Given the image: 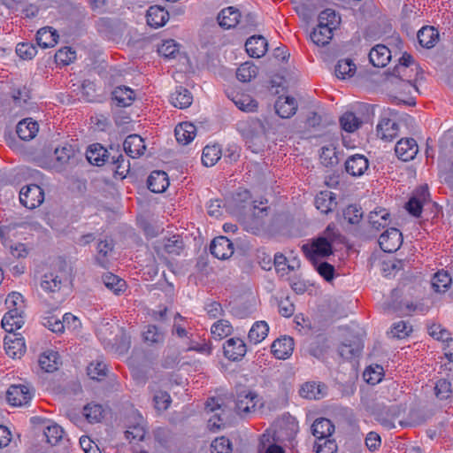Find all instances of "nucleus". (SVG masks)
I'll use <instances>...</instances> for the list:
<instances>
[{"label":"nucleus","instance_id":"nucleus-1","mask_svg":"<svg viewBox=\"0 0 453 453\" xmlns=\"http://www.w3.org/2000/svg\"><path fill=\"white\" fill-rule=\"evenodd\" d=\"M40 285L43 291L61 303L70 290L69 274L64 267L53 268L43 274Z\"/></svg>","mask_w":453,"mask_h":453},{"label":"nucleus","instance_id":"nucleus-2","mask_svg":"<svg viewBox=\"0 0 453 453\" xmlns=\"http://www.w3.org/2000/svg\"><path fill=\"white\" fill-rule=\"evenodd\" d=\"M239 133L245 141L249 150L253 153L262 151L266 142V127L259 119L252 118L238 123Z\"/></svg>","mask_w":453,"mask_h":453},{"label":"nucleus","instance_id":"nucleus-3","mask_svg":"<svg viewBox=\"0 0 453 453\" xmlns=\"http://www.w3.org/2000/svg\"><path fill=\"white\" fill-rule=\"evenodd\" d=\"M302 250L310 261L320 260L333 254V243L327 237H318L311 243L303 244Z\"/></svg>","mask_w":453,"mask_h":453},{"label":"nucleus","instance_id":"nucleus-4","mask_svg":"<svg viewBox=\"0 0 453 453\" xmlns=\"http://www.w3.org/2000/svg\"><path fill=\"white\" fill-rule=\"evenodd\" d=\"M430 194L427 185H422L417 188L409 201L405 204V209L414 217H420L423 206L430 203Z\"/></svg>","mask_w":453,"mask_h":453},{"label":"nucleus","instance_id":"nucleus-5","mask_svg":"<svg viewBox=\"0 0 453 453\" xmlns=\"http://www.w3.org/2000/svg\"><path fill=\"white\" fill-rule=\"evenodd\" d=\"M395 111L388 109L383 111L380 121L377 125V135L385 141H392L398 135L399 127L396 122L390 119Z\"/></svg>","mask_w":453,"mask_h":453},{"label":"nucleus","instance_id":"nucleus-6","mask_svg":"<svg viewBox=\"0 0 453 453\" xmlns=\"http://www.w3.org/2000/svg\"><path fill=\"white\" fill-rule=\"evenodd\" d=\"M44 200V193L42 188L36 184H30L19 192L20 203L28 209H35L40 206Z\"/></svg>","mask_w":453,"mask_h":453},{"label":"nucleus","instance_id":"nucleus-7","mask_svg":"<svg viewBox=\"0 0 453 453\" xmlns=\"http://www.w3.org/2000/svg\"><path fill=\"white\" fill-rule=\"evenodd\" d=\"M33 393L27 385H12L6 392L7 402L15 407L27 405L32 399Z\"/></svg>","mask_w":453,"mask_h":453},{"label":"nucleus","instance_id":"nucleus-8","mask_svg":"<svg viewBox=\"0 0 453 453\" xmlns=\"http://www.w3.org/2000/svg\"><path fill=\"white\" fill-rule=\"evenodd\" d=\"M155 251L158 256L168 254L172 257L179 256L184 249L183 240L179 235H173L170 238H164L158 241L154 246Z\"/></svg>","mask_w":453,"mask_h":453},{"label":"nucleus","instance_id":"nucleus-9","mask_svg":"<svg viewBox=\"0 0 453 453\" xmlns=\"http://www.w3.org/2000/svg\"><path fill=\"white\" fill-rule=\"evenodd\" d=\"M379 244L384 252H395L402 245L403 235L402 233L395 227L387 229L379 238Z\"/></svg>","mask_w":453,"mask_h":453},{"label":"nucleus","instance_id":"nucleus-10","mask_svg":"<svg viewBox=\"0 0 453 453\" xmlns=\"http://www.w3.org/2000/svg\"><path fill=\"white\" fill-rule=\"evenodd\" d=\"M210 250L215 257L226 259L234 253L233 242L226 236H218L212 240Z\"/></svg>","mask_w":453,"mask_h":453},{"label":"nucleus","instance_id":"nucleus-11","mask_svg":"<svg viewBox=\"0 0 453 453\" xmlns=\"http://www.w3.org/2000/svg\"><path fill=\"white\" fill-rule=\"evenodd\" d=\"M258 395L251 391H242L238 394L235 409L240 415H247L255 411Z\"/></svg>","mask_w":453,"mask_h":453},{"label":"nucleus","instance_id":"nucleus-12","mask_svg":"<svg viewBox=\"0 0 453 453\" xmlns=\"http://www.w3.org/2000/svg\"><path fill=\"white\" fill-rule=\"evenodd\" d=\"M224 356L231 361L241 360L247 352L246 344L240 338L228 339L224 346Z\"/></svg>","mask_w":453,"mask_h":453},{"label":"nucleus","instance_id":"nucleus-13","mask_svg":"<svg viewBox=\"0 0 453 453\" xmlns=\"http://www.w3.org/2000/svg\"><path fill=\"white\" fill-rule=\"evenodd\" d=\"M4 350L12 358L20 357L26 349L24 339L17 334H9L4 337Z\"/></svg>","mask_w":453,"mask_h":453},{"label":"nucleus","instance_id":"nucleus-14","mask_svg":"<svg viewBox=\"0 0 453 453\" xmlns=\"http://www.w3.org/2000/svg\"><path fill=\"white\" fill-rule=\"evenodd\" d=\"M374 415L381 426L392 429L395 427V420L400 415V408L397 405L382 406L375 411Z\"/></svg>","mask_w":453,"mask_h":453},{"label":"nucleus","instance_id":"nucleus-15","mask_svg":"<svg viewBox=\"0 0 453 453\" xmlns=\"http://www.w3.org/2000/svg\"><path fill=\"white\" fill-rule=\"evenodd\" d=\"M110 153L100 143H93L87 147V162L95 166H103L109 161Z\"/></svg>","mask_w":453,"mask_h":453},{"label":"nucleus","instance_id":"nucleus-16","mask_svg":"<svg viewBox=\"0 0 453 453\" xmlns=\"http://www.w3.org/2000/svg\"><path fill=\"white\" fill-rule=\"evenodd\" d=\"M395 151L401 160L405 162L411 160L418 151L417 142L413 138L401 139L397 142Z\"/></svg>","mask_w":453,"mask_h":453},{"label":"nucleus","instance_id":"nucleus-17","mask_svg":"<svg viewBox=\"0 0 453 453\" xmlns=\"http://www.w3.org/2000/svg\"><path fill=\"white\" fill-rule=\"evenodd\" d=\"M113 248L114 243L111 239H104L99 241L96 248V263L103 268H108Z\"/></svg>","mask_w":453,"mask_h":453},{"label":"nucleus","instance_id":"nucleus-18","mask_svg":"<svg viewBox=\"0 0 453 453\" xmlns=\"http://www.w3.org/2000/svg\"><path fill=\"white\" fill-rule=\"evenodd\" d=\"M345 171L351 176H361L369 167L368 159L360 154H355L347 158L344 164Z\"/></svg>","mask_w":453,"mask_h":453},{"label":"nucleus","instance_id":"nucleus-19","mask_svg":"<svg viewBox=\"0 0 453 453\" xmlns=\"http://www.w3.org/2000/svg\"><path fill=\"white\" fill-rule=\"evenodd\" d=\"M271 349L276 358L286 359L292 355L294 350V339L289 336L278 338L273 342Z\"/></svg>","mask_w":453,"mask_h":453},{"label":"nucleus","instance_id":"nucleus-20","mask_svg":"<svg viewBox=\"0 0 453 453\" xmlns=\"http://www.w3.org/2000/svg\"><path fill=\"white\" fill-rule=\"evenodd\" d=\"M75 156V150L73 145L65 144L54 150V161L50 168L60 171Z\"/></svg>","mask_w":453,"mask_h":453},{"label":"nucleus","instance_id":"nucleus-21","mask_svg":"<svg viewBox=\"0 0 453 453\" xmlns=\"http://www.w3.org/2000/svg\"><path fill=\"white\" fill-rule=\"evenodd\" d=\"M115 334L112 343L108 346L115 354L119 356L126 355L131 346L130 336L123 330V328L115 327Z\"/></svg>","mask_w":453,"mask_h":453},{"label":"nucleus","instance_id":"nucleus-22","mask_svg":"<svg viewBox=\"0 0 453 453\" xmlns=\"http://www.w3.org/2000/svg\"><path fill=\"white\" fill-rule=\"evenodd\" d=\"M267 41L262 35H253L250 37L245 43L247 53L251 58H259L267 51Z\"/></svg>","mask_w":453,"mask_h":453},{"label":"nucleus","instance_id":"nucleus-23","mask_svg":"<svg viewBox=\"0 0 453 453\" xmlns=\"http://www.w3.org/2000/svg\"><path fill=\"white\" fill-rule=\"evenodd\" d=\"M276 113L282 119L292 117L297 110L296 100L292 96H279L274 104Z\"/></svg>","mask_w":453,"mask_h":453},{"label":"nucleus","instance_id":"nucleus-24","mask_svg":"<svg viewBox=\"0 0 453 453\" xmlns=\"http://www.w3.org/2000/svg\"><path fill=\"white\" fill-rule=\"evenodd\" d=\"M123 147L127 155L133 158L142 156L146 149L143 139L138 134L128 135L124 141Z\"/></svg>","mask_w":453,"mask_h":453},{"label":"nucleus","instance_id":"nucleus-25","mask_svg":"<svg viewBox=\"0 0 453 453\" xmlns=\"http://www.w3.org/2000/svg\"><path fill=\"white\" fill-rule=\"evenodd\" d=\"M299 393L302 397L318 400L327 394V387L321 382L310 381L302 386Z\"/></svg>","mask_w":453,"mask_h":453},{"label":"nucleus","instance_id":"nucleus-26","mask_svg":"<svg viewBox=\"0 0 453 453\" xmlns=\"http://www.w3.org/2000/svg\"><path fill=\"white\" fill-rule=\"evenodd\" d=\"M390 58L391 51L383 44L375 45L369 53L370 63L375 67L386 66Z\"/></svg>","mask_w":453,"mask_h":453},{"label":"nucleus","instance_id":"nucleus-27","mask_svg":"<svg viewBox=\"0 0 453 453\" xmlns=\"http://www.w3.org/2000/svg\"><path fill=\"white\" fill-rule=\"evenodd\" d=\"M241 13L235 7L230 6L220 11L217 19L219 25L225 28L230 29L234 27L240 20Z\"/></svg>","mask_w":453,"mask_h":453},{"label":"nucleus","instance_id":"nucleus-28","mask_svg":"<svg viewBox=\"0 0 453 453\" xmlns=\"http://www.w3.org/2000/svg\"><path fill=\"white\" fill-rule=\"evenodd\" d=\"M148 188L153 193H162L169 186V180L166 173L163 171H153L147 180Z\"/></svg>","mask_w":453,"mask_h":453},{"label":"nucleus","instance_id":"nucleus-29","mask_svg":"<svg viewBox=\"0 0 453 453\" xmlns=\"http://www.w3.org/2000/svg\"><path fill=\"white\" fill-rule=\"evenodd\" d=\"M315 206L322 213L327 214L336 206V196L331 191L319 192L315 197Z\"/></svg>","mask_w":453,"mask_h":453},{"label":"nucleus","instance_id":"nucleus-30","mask_svg":"<svg viewBox=\"0 0 453 453\" xmlns=\"http://www.w3.org/2000/svg\"><path fill=\"white\" fill-rule=\"evenodd\" d=\"M23 314L19 311H8L2 319V327L9 334L21 328L25 322Z\"/></svg>","mask_w":453,"mask_h":453},{"label":"nucleus","instance_id":"nucleus-31","mask_svg":"<svg viewBox=\"0 0 453 453\" xmlns=\"http://www.w3.org/2000/svg\"><path fill=\"white\" fill-rule=\"evenodd\" d=\"M147 23L151 27H163L169 19V13L164 8L154 5L147 11Z\"/></svg>","mask_w":453,"mask_h":453},{"label":"nucleus","instance_id":"nucleus-32","mask_svg":"<svg viewBox=\"0 0 453 453\" xmlns=\"http://www.w3.org/2000/svg\"><path fill=\"white\" fill-rule=\"evenodd\" d=\"M334 431V426L326 418H317L311 426V433L319 440L331 436Z\"/></svg>","mask_w":453,"mask_h":453},{"label":"nucleus","instance_id":"nucleus-33","mask_svg":"<svg viewBox=\"0 0 453 453\" xmlns=\"http://www.w3.org/2000/svg\"><path fill=\"white\" fill-rule=\"evenodd\" d=\"M174 134L177 142L186 145L195 138L196 134V127L192 123L183 122L176 126Z\"/></svg>","mask_w":453,"mask_h":453},{"label":"nucleus","instance_id":"nucleus-34","mask_svg":"<svg viewBox=\"0 0 453 453\" xmlns=\"http://www.w3.org/2000/svg\"><path fill=\"white\" fill-rule=\"evenodd\" d=\"M58 34L50 27H42L37 31L36 42L43 49L54 47L58 43Z\"/></svg>","mask_w":453,"mask_h":453},{"label":"nucleus","instance_id":"nucleus-35","mask_svg":"<svg viewBox=\"0 0 453 453\" xmlns=\"http://www.w3.org/2000/svg\"><path fill=\"white\" fill-rule=\"evenodd\" d=\"M192 102L193 96L191 92L182 86L177 87L171 95V103L174 107L186 109L191 105Z\"/></svg>","mask_w":453,"mask_h":453},{"label":"nucleus","instance_id":"nucleus-36","mask_svg":"<svg viewBox=\"0 0 453 453\" xmlns=\"http://www.w3.org/2000/svg\"><path fill=\"white\" fill-rule=\"evenodd\" d=\"M418 43L426 49L433 48L439 40V32L434 27H423L418 32Z\"/></svg>","mask_w":453,"mask_h":453},{"label":"nucleus","instance_id":"nucleus-37","mask_svg":"<svg viewBox=\"0 0 453 453\" xmlns=\"http://www.w3.org/2000/svg\"><path fill=\"white\" fill-rule=\"evenodd\" d=\"M60 357L58 352L50 350L43 352L39 357V365L46 372H53L60 365Z\"/></svg>","mask_w":453,"mask_h":453},{"label":"nucleus","instance_id":"nucleus-38","mask_svg":"<svg viewBox=\"0 0 453 453\" xmlns=\"http://www.w3.org/2000/svg\"><path fill=\"white\" fill-rule=\"evenodd\" d=\"M16 132L20 139L31 140L38 133V124L32 119H25L18 123Z\"/></svg>","mask_w":453,"mask_h":453},{"label":"nucleus","instance_id":"nucleus-39","mask_svg":"<svg viewBox=\"0 0 453 453\" xmlns=\"http://www.w3.org/2000/svg\"><path fill=\"white\" fill-rule=\"evenodd\" d=\"M111 96L118 107L129 106L134 100V91L125 86L117 87Z\"/></svg>","mask_w":453,"mask_h":453},{"label":"nucleus","instance_id":"nucleus-40","mask_svg":"<svg viewBox=\"0 0 453 453\" xmlns=\"http://www.w3.org/2000/svg\"><path fill=\"white\" fill-rule=\"evenodd\" d=\"M117 326L115 324L103 321L96 327V335L106 348L112 343L114 335L117 334L115 329Z\"/></svg>","mask_w":453,"mask_h":453},{"label":"nucleus","instance_id":"nucleus-41","mask_svg":"<svg viewBox=\"0 0 453 453\" xmlns=\"http://www.w3.org/2000/svg\"><path fill=\"white\" fill-rule=\"evenodd\" d=\"M319 27L335 30L341 22L340 16L333 9L322 11L318 18Z\"/></svg>","mask_w":453,"mask_h":453},{"label":"nucleus","instance_id":"nucleus-42","mask_svg":"<svg viewBox=\"0 0 453 453\" xmlns=\"http://www.w3.org/2000/svg\"><path fill=\"white\" fill-rule=\"evenodd\" d=\"M412 69H408V71H401L400 73H397L395 72V66L390 73V76L392 77V79H389L388 81L390 83L403 84L406 88H408V92H410L411 90L418 91L417 87L415 86V84L412 83Z\"/></svg>","mask_w":453,"mask_h":453},{"label":"nucleus","instance_id":"nucleus-43","mask_svg":"<svg viewBox=\"0 0 453 453\" xmlns=\"http://www.w3.org/2000/svg\"><path fill=\"white\" fill-rule=\"evenodd\" d=\"M362 349V344L359 339L343 342L339 347V354L345 359H352L357 357Z\"/></svg>","mask_w":453,"mask_h":453},{"label":"nucleus","instance_id":"nucleus-44","mask_svg":"<svg viewBox=\"0 0 453 453\" xmlns=\"http://www.w3.org/2000/svg\"><path fill=\"white\" fill-rule=\"evenodd\" d=\"M269 326L265 321H257L251 326L248 339L250 342L257 344L261 342L268 334Z\"/></svg>","mask_w":453,"mask_h":453},{"label":"nucleus","instance_id":"nucleus-45","mask_svg":"<svg viewBox=\"0 0 453 453\" xmlns=\"http://www.w3.org/2000/svg\"><path fill=\"white\" fill-rule=\"evenodd\" d=\"M142 338L144 342L149 345L162 344L165 341V334L157 326L154 325H149L146 326V330L142 333Z\"/></svg>","mask_w":453,"mask_h":453},{"label":"nucleus","instance_id":"nucleus-46","mask_svg":"<svg viewBox=\"0 0 453 453\" xmlns=\"http://www.w3.org/2000/svg\"><path fill=\"white\" fill-rule=\"evenodd\" d=\"M103 281L105 287L115 295H119L126 290V281L111 273L103 275Z\"/></svg>","mask_w":453,"mask_h":453},{"label":"nucleus","instance_id":"nucleus-47","mask_svg":"<svg viewBox=\"0 0 453 453\" xmlns=\"http://www.w3.org/2000/svg\"><path fill=\"white\" fill-rule=\"evenodd\" d=\"M333 32V29L326 28L317 25V27L311 34V39L315 44L319 46H325L328 44L329 41L332 39Z\"/></svg>","mask_w":453,"mask_h":453},{"label":"nucleus","instance_id":"nucleus-48","mask_svg":"<svg viewBox=\"0 0 453 453\" xmlns=\"http://www.w3.org/2000/svg\"><path fill=\"white\" fill-rule=\"evenodd\" d=\"M235 106L242 111H254L257 107V103L250 96L246 94H236L232 98Z\"/></svg>","mask_w":453,"mask_h":453},{"label":"nucleus","instance_id":"nucleus-49","mask_svg":"<svg viewBox=\"0 0 453 453\" xmlns=\"http://www.w3.org/2000/svg\"><path fill=\"white\" fill-rule=\"evenodd\" d=\"M335 75L339 79L352 77L356 72V65L349 58L341 59L335 65Z\"/></svg>","mask_w":453,"mask_h":453},{"label":"nucleus","instance_id":"nucleus-50","mask_svg":"<svg viewBox=\"0 0 453 453\" xmlns=\"http://www.w3.org/2000/svg\"><path fill=\"white\" fill-rule=\"evenodd\" d=\"M221 154V149L219 145H207L203 150L202 162L205 166H212L220 158Z\"/></svg>","mask_w":453,"mask_h":453},{"label":"nucleus","instance_id":"nucleus-51","mask_svg":"<svg viewBox=\"0 0 453 453\" xmlns=\"http://www.w3.org/2000/svg\"><path fill=\"white\" fill-rule=\"evenodd\" d=\"M389 213L386 209H380L379 211H371L369 214V223L376 231L384 228L388 225Z\"/></svg>","mask_w":453,"mask_h":453},{"label":"nucleus","instance_id":"nucleus-52","mask_svg":"<svg viewBox=\"0 0 453 453\" xmlns=\"http://www.w3.org/2000/svg\"><path fill=\"white\" fill-rule=\"evenodd\" d=\"M384 310L388 313H395L399 316L409 315L415 311L413 303H403L394 300L385 304Z\"/></svg>","mask_w":453,"mask_h":453},{"label":"nucleus","instance_id":"nucleus-53","mask_svg":"<svg viewBox=\"0 0 453 453\" xmlns=\"http://www.w3.org/2000/svg\"><path fill=\"white\" fill-rule=\"evenodd\" d=\"M451 284L450 275L444 271L436 273L432 280V287L435 292L444 293Z\"/></svg>","mask_w":453,"mask_h":453},{"label":"nucleus","instance_id":"nucleus-54","mask_svg":"<svg viewBox=\"0 0 453 453\" xmlns=\"http://www.w3.org/2000/svg\"><path fill=\"white\" fill-rule=\"evenodd\" d=\"M257 66L253 63L245 62L236 71V78L242 82L250 81L257 74Z\"/></svg>","mask_w":453,"mask_h":453},{"label":"nucleus","instance_id":"nucleus-55","mask_svg":"<svg viewBox=\"0 0 453 453\" xmlns=\"http://www.w3.org/2000/svg\"><path fill=\"white\" fill-rule=\"evenodd\" d=\"M106 413L105 409L99 403H87V422L99 423Z\"/></svg>","mask_w":453,"mask_h":453},{"label":"nucleus","instance_id":"nucleus-56","mask_svg":"<svg viewBox=\"0 0 453 453\" xmlns=\"http://www.w3.org/2000/svg\"><path fill=\"white\" fill-rule=\"evenodd\" d=\"M362 122L351 111L345 112L340 118V125L343 130L349 133H352L359 128Z\"/></svg>","mask_w":453,"mask_h":453},{"label":"nucleus","instance_id":"nucleus-57","mask_svg":"<svg viewBox=\"0 0 453 453\" xmlns=\"http://www.w3.org/2000/svg\"><path fill=\"white\" fill-rule=\"evenodd\" d=\"M106 365L102 361L92 362L87 366V375L93 380L100 381L106 377Z\"/></svg>","mask_w":453,"mask_h":453},{"label":"nucleus","instance_id":"nucleus-58","mask_svg":"<svg viewBox=\"0 0 453 453\" xmlns=\"http://www.w3.org/2000/svg\"><path fill=\"white\" fill-rule=\"evenodd\" d=\"M106 94L103 86L95 82L87 83V101L101 103L105 100Z\"/></svg>","mask_w":453,"mask_h":453},{"label":"nucleus","instance_id":"nucleus-59","mask_svg":"<svg viewBox=\"0 0 453 453\" xmlns=\"http://www.w3.org/2000/svg\"><path fill=\"white\" fill-rule=\"evenodd\" d=\"M319 274L326 281H331L334 277V267L326 261H311Z\"/></svg>","mask_w":453,"mask_h":453},{"label":"nucleus","instance_id":"nucleus-60","mask_svg":"<svg viewBox=\"0 0 453 453\" xmlns=\"http://www.w3.org/2000/svg\"><path fill=\"white\" fill-rule=\"evenodd\" d=\"M232 326L227 320L220 319L211 326V332L215 339L221 340L232 333Z\"/></svg>","mask_w":453,"mask_h":453},{"label":"nucleus","instance_id":"nucleus-61","mask_svg":"<svg viewBox=\"0 0 453 453\" xmlns=\"http://www.w3.org/2000/svg\"><path fill=\"white\" fill-rule=\"evenodd\" d=\"M5 304L8 311H15L24 313L25 302L21 294L12 292L8 295Z\"/></svg>","mask_w":453,"mask_h":453},{"label":"nucleus","instance_id":"nucleus-62","mask_svg":"<svg viewBox=\"0 0 453 453\" xmlns=\"http://www.w3.org/2000/svg\"><path fill=\"white\" fill-rule=\"evenodd\" d=\"M42 324L54 333H62L64 331L63 318L60 319L58 315L48 314L43 318Z\"/></svg>","mask_w":453,"mask_h":453},{"label":"nucleus","instance_id":"nucleus-63","mask_svg":"<svg viewBox=\"0 0 453 453\" xmlns=\"http://www.w3.org/2000/svg\"><path fill=\"white\" fill-rule=\"evenodd\" d=\"M321 163L326 167H334L339 163L335 148L323 147L320 154Z\"/></svg>","mask_w":453,"mask_h":453},{"label":"nucleus","instance_id":"nucleus-64","mask_svg":"<svg viewBox=\"0 0 453 453\" xmlns=\"http://www.w3.org/2000/svg\"><path fill=\"white\" fill-rule=\"evenodd\" d=\"M157 52L165 58H174L179 52V45L173 40H167L158 46Z\"/></svg>","mask_w":453,"mask_h":453}]
</instances>
